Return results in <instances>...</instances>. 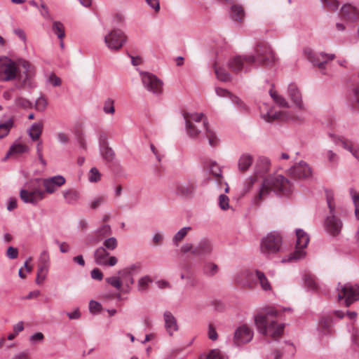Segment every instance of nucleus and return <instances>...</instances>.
Wrapping results in <instances>:
<instances>
[{
    "label": "nucleus",
    "mask_w": 359,
    "mask_h": 359,
    "mask_svg": "<svg viewBox=\"0 0 359 359\" xmlns=\"http://www.w3.org/2000/svg\"><path fill=\"white\" fill-rule=\"evenodd\" d=\"M52 29L60 40H62L65 38V27L62 22L59 21H54L53 22Z\"/></svg>",
    "instance_id": "42"
},
{
    "label": "nucleus",
    "mask_w": 359,
    "mask_h": 359,
    "mask_svg": "<svg viewBox=\"0 0 359 359\" xmlns=\"http://www.w3.org/2000/svg\"><path fill=\"white\" fill-rule=\"evenodd\" d=\"M323 2L330 11H334L339 6V2L337 0H323Z\"/></svg>",
    "instance_id": "64"
},
{
    "label": "nucleus",
    "mask_w": 359,
    "mask_h": 359,
    "mask_svg": "<svg viewBox=\"0 0 359 359\" xmlns=\"http://www.w3.org/2000/svg\"><path fill=\"white\" fill-rule=\"evenodd\" d=\"M126 39V36L121 29H114L104 36V43L110 50H118L122 48Z\"/></svg>",
    "instance_id": "11"
},
{
    "label": "nucleus",
    "mask_w": 359,
    "mask_h": 359,
    "mask_svg": "<svg viewBox=\"0 0 359 359\" xmlns=\"http://www.w3.org/2000/svg\"><path fill=\"white\" fill-rule=\"evenodd\" d=\"M13 126L14 121L13 118H9L5 123H0V139L7 136Z\"/></svg>",
    "instance_id": "37"
},
{
    "label": "nucleus",
    "mask_w": 359,
    "mask_h": 359,
    "mask_svg": "<svg viewBox=\"0 0 359 359\" xmlns=\"http://www.w3.org/2000/svg\"><path fill=\"white\" fill-rule=\"evenodd\" d=\"M49 254L47 250H43L39 256L38 265L49 266Z\"/></svg>",
    "instance_id": "56"
},
{
    "label": "nucleus",
    "mask_w": 359,
    "mask_h": 359,
    "mask_svg": "<svg viewBox=\"0 0 359 359\" xmlns=\"http://www.w3.org/2000/svg\"><path fill=\"white\" fill-rule=\"evenodd\" d=\"M205 359H226V358L219 350L213 349L210 351Z\"/></svg>",
    "instance_id": "59"
},
{
    "label": "nucleus",
    "mask_w": 359,
    "mask_h": 359,
    "mask_svg": "<svg viewBox=\"0 0 359 359\" xmlns=\"http://www.w3.org/2000/svg\"><path fill=\"white\" fill-rule=\"evenodd\" d=\"M288 96L297 107L302 108V93L295 84L289 85Z\"/></svg>",
    "instance_id": "26"
},
{
    "label": "nucleus",
    "mask_w": 359,
    "mask_h": 359,
    "mask_svg": "<svg viewBox=\"0 0 359 359\" xmlns=\"http://www.w3.org/2000/svg\"><path fill=\"white\" fill-rule=\"evenodd\" d=\"M210 173L214 177V180L218 183L219 186L223 184V176L219 166L215 162H210L209 165Z\"/></svg>",
    "instance_id": "33"
},
{
    "label": "nucleus",
    "mask_w": 359,
    "mask_h": 359,
    "mask_svg": "<svg viewBox=\"0 0 359 359\" xmlns=\"http://www.w3.org/2000/svg\"><path fill=\"white\" fill-rule=\"evenodd\" d=\"M184 118L186 123L187 133L190 137H198L202 130H204L210 145L215 147L217 144L218 140L215 133L209 128L207 119L203 114L184 113Z\"/></svg>",
    "instance_id": "3"
},
{
    "label": "nucleus",
    "mask_w": 359,
    "mask_h": 359,
    "mask_svg": "<svg viewBox=\"0 0 359 359\" xmlns=\"http://www.w3.org/2000/svg\"><path fill=\"white\" fill-rule=\"evenodd\" d=\"M253 163V158L251 155L243 154H242L238 161V170L244 172L247 171Z\"/></svg>",
    "instance_id": "28"
},
{
    "label": "nucleus",
    "mask_w": 359,
    "mask_h": 359,
    "mask_svg": "<svg viewBox=\"0 0 359 359\" xmlns=\"http://www.w3.org/2000/svg\"><path fill=\"white\" fill-rule=\"evenodd\" d=\"M305 285L308 289L317 291L318 290V284L315 277L311 275H307L304 279Z\"/></svg>",
    "instance_id": "47"
},
{
    "label": "nucleus",
    "mask_w": 359,
    "mask_h": 359,
    "mask_svg": "<svg viewBox=\"0 0 359 359\" xmlns=\"http://www.w3.org/2000/svg\"><path fill=\"white\" fill-rule=\"evenodd\" d=\"M340 15L344 20L354 22L359 18V12L351 4H345L341 9Z\"/></svg>",
    "instance_id": "22"
},
{
    "label": "nucleus",
    "mask_w": 359,
    "mask_h": 359,
    "mask_svg": "<svg viewBox=\"0 0 359 359\" xmlns=\"http://www.w3.org/2000/svg\"><path fill=\"white\" fill-rule=\"evenodd\" d=\"M255 62V58L254 55H238L229 60L228 67L232 72L238 74L243 70L248 72L249 67Z\"/></svg>",
    "instance_id": "8"
},
{
    "label": "nucleus",
    "mask_w": 359,
    "mask_h": 359,
    "mask_svg": "<svg viewBox=\"0 0 359 359\" xmlns=\"http://www.w3.org/2000/svg\"><path fill=\"white\" fill-rule=\"evenodd\" d=\"M325 225L326 231L333 236L339 235L342 228L341 221L334 215L327 217Z\"/></svg>",
    "instance_id": "21"
},
{
    "label": "nucleus",
    "mask_w": 359,
    "mask_h": 359,
    "mask_svg": "<svg viewBox=\"0 0 359 359\" xmlns=\"http://www.w3.org/2000/svg\"><path fill=\"white\" fill-rule=\"evenodd\" d=\"M332 325L330 316H323L319 321V326L322 329H329Z\"/></svg>",
    "instance_id": "55"
},
{
    "label": "nucleus",
    "mask_w": 359,
    "mask_h": 359,
    "mask_svg": "<svg viewBox=\"0 0 359 359\" xmlns=\"http://www.w3.org/2000/svg\"><path fill=\"white\" fill-rule=\"evenodd\" d=\"M94 257L95 262L99 265L113 266L118 262L117 258L110 256L104 247H100L95 251Z\"/></svg>",
    "instance_id": "18"
},
{
    "label": "nucleus",
    "mask_w": 359,
    "mask_h": 359,
    "mask_svg": "<svg viewBox=\"0 0 359 359\" xmlns=\"http://www.w3.org/2000/svg\"><path fill=\"white\" fill-rule=\"evenodd\" d=\"M255 275L258 279L259 284L264 290L266 291L270 290L271 289L270 283L269 282L267 278L265 276L264 273L259 271H255Z\"/></svg>",
    "instance_id": "38"
},
{
    "label": "nucleus",
    "mask_w": 359,
    "mask_h": 359,
    "mask_svg": "<svg viewBox=\"0 0 359 359\" xmlns=\"http://www.w3.org/2000/svg\"><path fill=\"white\" fill-rule=\"evenodd\" d=\"M334 141L336 144H341L343 148L349 151L359 161V147L358 146L353 145L343 137H334Z\"/></svg>",
    "instance_id": "24"
},
{
    "label": "nucleus",
    "mask_w": 359,
    "mask_h": 359,
    "mask_svg": "<svg viewBox=\"0 0 359 359\" xmlns=\"http://www.w3.org/2000/svg\"><path fill=\"white\" fill-rule=\"evenodd\" d=\"M254 273L248 270L241 271L236 277V283L242 287H250Z\"/></svg>",
    "instance_id": "25"
},
{
    "label": "nucleus",
    "mask_w": 359,
    "mask_h": 359,
    "mask_svg": "<svg viewBox=\"0 0 359 359\" xmlns=\"http://www.w3.org/2000/svg\"><path fill=\"white\" fill-rule=\"evenodd\" d=\"M297 243L295 251L290 255V261H297L305 256L304 249L307 246L309 238L307 233L302 229L296 230Z\"/></svg>",
    "instance_id": "12"
},
{
    "label": "nucleus",
    "mask_w": 359,
    "mask_h": 359,
    "mask_svg": "<svg viewBox=\"0 0 359 359\" xmlns=\"http://www.w3.org/2000/svg\"><path fill=\"white\" fill-rule=\"evenodd\" d=\"M231 100L232 102L235 104L241 110L248 111V107L239 97L233 95V97H231Z\"/></svg>",
    "instance_id": "61"
},
{
    "label": "nucleus",
    "mask_w": 359,
    "mask_h": 359,
    "mask_svg": "<svg viewBox=\"0 0 359 359\" xmlns=\"http://www.w3.org/2000/svg\"><path fill=\"white\" fill-rule=\"evenodd\" d=\"M135 269V266L130 268L124 269L118 272L121 276L122 285H126V287H130L133 284L134 280L132 276V271Z\"/></svg>",
    "instance_id": "27"
},
{
    "label": "nucleus",
    "mask_w": 359,
    "mask_h": 359,
    "mask_svg": "<svg viewBox=\"0 0 359 359\" xmlns=\"http://www.w3.org/2000/svg\"><path fill=\"white\" fill-rule=\"evenodd\" d=\"M106 201V197L104 196H100L95 198L90 203V208L92 209H97L100 205L103 204Z\"/></svg>",
    "instance_id": "62"
},
{
    "label": "nucleus",
    "mask_w": 359,
    "mask_h": 359,
    "mask_svg": "<svg viewBox=\"0 0 359 359\" xmlns=\"http://www.w3.org/2000/svg\"><path fill=\"white\" fill-rule=\"evenodd\" d=\"M231 17L238 22H242L245 18V11L241 5L233 4L231 7Z\"/></svg>",
    "instance_id": "29"
},
{
    "label": "nucleus",
    "mask_w": 359,
    "mask_h": 359,
    "mask_svg": "<svg viewBox=\"0 0 359 359\" xmlns=\"http://www.w3.org/2000/svg\"><path fill=\"white\" fill-rule=\"evenodd\" d=\"M106 282L112 285L116 290H118L121 292H124V290L122 289L121 278L120 275L118 276L107 278H106Z\"/></svg>",
    "instance_id": "46"
},
{
    "label": "nucleus",
    "mask_w": 359,
    "mask_h": 359,
    "mask_svg": "<svg viewBox=\"0 0 359 359\" xmlns=\"http://www.w3.org/2000/svg\"><path fill=\"white\" fill-rule=\"evenodd\" d=\"M103 245L106 250H114L118 246V241L116 238L110 237L104 241Z\"/></svg>",
    "instance_id": "52"
},
{
    "label": "nucleus",
    "mask_w": 359,
    "mask_h": 359,
    "mask_svg": "<svg viewBox=\"0 0 359 359\" xmlns=\"http://www.w3.org/2000/svg\"><path fill=\"white\" fill-rule=\"evenodd\" d=\"M219 271L218 266L212 262H207L203 266V273L208 276H214Z\"/></svg>",
    "instance_id": "41"
},
{
    "label": "nucleus",
    "mask_w": 359,
    "mask_h": 359,
    "mask_svg": "<svg viewBox=\"0 0 359 359\" xmlns=\"http://www.w3.org/2000/svg\"><path fill=\"white\" fill-rule=\"evenodd\" d=\"M88 176L90 182H97L101 180L102 175L96 168H92Z\"/></svg>",
    "instance_id": "51"
},
{
    "label": "nucleus",
    "mask_w": 359,
    "mask_h": 359,
    "mask_svg": "<svg viewBox=\"0 0 359 359\" xmlns=\"http://www.w3.org/2000/svg\"><path fill=\"white\" fill-rule=\"evenodd\" d=\"M89 310L90 312L93 313H99L103 311L102 309V305L99 302L94 300H91L89 302Z\"/></svg>",
    "instance_id": "58"
},
{
    "label": "nucleus",
    "mask_w": 359,
    "mask_h": 359,
    "mask_svg": "<svg viewBox=\"0 0 359 359\" xmlns=\"http://www.w3.org/2000/svg\"><path fill=\"white\" fill-rule=\"evenodd\" d=\"M291 191L292 184L285 177L269 175L263 180L257 194L254 196L253 202L256 205H259L271 191L289 194Z\"/></svg>",
    "instance_id": "2"
},
{
    "label": "nucleus",
    "mask_w": 359,
    "mask_h": 359,
    "mask_svg": "<svg viewBox=\"0 0 359 359\" xmlns=\"http://www.w3.org/2000/svg\"><path fill=\"white\" fill-rule=\"evenodd\" d=\"M65 182V177L61 175L35 180L32 182V185L20 190V197L26 203L36 204L45 198L46 194H53Z\"/></svg>",
    "instance_id": "1"
},
{
    "label": "nucleus",
    "mask_w": 359,
    "mask_h": 359,
    "mask_svg": "<svg viewBox=\"0 0 359 359\" xmlns=\"http://www.w3.org/2000/svg\"><path fill=\"white\" fill-rule=\"evenodd\" d=\"M215 73L217 78L222 81H231V76L229 72H227L223 67H217L215 64L214 65Z\"/></svg>",
    "instance_id": "36"
},
{
    "label": "nucleus",
    "mask_w": 359,
    "mask_h": 359,
    "mask_svg": "<svg viewBox=\"0 0 359 359\" xmlns=\"http://www.w3.org/2000/svg\"><path fill=\"white\" fill-rule=\"evenodd\" d=\"M18 65L8 57L0 58V80L4 81H11L15 79Z\"/></svg>",
    "instance_id": "10"
},
{
    "label": "nucleus",
    "mask_w": 359,
    "mask_h": 359,
    "mask_svg": "<svg viewBox=\"0 0 359 359\" xmlns=\"http://www.w3.org/2000/svg\"><path fill=\"white\" fill-rule=\"evenodd\" d=\"M350 102L351 106L359 110V87L355 86L352 89L351 94L350 95Z\"/></svg>",
    "instance_id": "45"
},
{
    "label": "nucleus",
    "mask_w": 359,
    "mask_h": 359,
    "mask_svg": "<svg viewBox=\"0 0 359 359\" xmlns=\"http://www.w3.org/2000/svg\"><path fill=\"white\" fill-rule=\"evenodd\" d=\"M209 306L213 308V311L217 313H223L226 311L225 305L220 300H212L209 303Z\"/></svg>",
    "instance_id": "50"
},
{
    "label": "nucleus",
    "mask_w": 359,
    "mask_h": 359,
    "mask_svg": "<svg viewBox=\"0 0 359 359\" xmlns=\"http://www.w3.org/2000/svg\"><path fill=\"white\" fill-rule=\"evenodd\" d=\"M212 245L208 240L201 241L192 250V255L196 256H207L211 254Z\"/></svg>",
    "instance_id": "23"
},
{
    "label": "nucleus",
    "mask_w": 359,
    "mask_h": 359,
    "mask_svg": "<svg viewBox=\"0 0 359 359\" xmlns=\"http://www.w3.org/2000/svg\"><path fill=\"white\" fill-rule=\"evenodd\" d=\"M253 331L246 325L239 326L234 332L233 342L240 346L250 342L253 337Z\"/></svg>",
    "instance_id": "17"
},
{
    "label": "nucleus",
    "mask_w": 359,
    "mask_h": 359,
    "mask_svg": "<svg viewBox=\"0 0 359 359\" xmlns=\"http://www.w3.org/2000/svg\"><path fill=\"white\" fill-rule=\"evenodd\" d=\"M270 95L271 97H272V99L273 100V101L278 104L279 105L280 107H289V104L288 102L285 100V99L278 95L276 91L271 89L270 90Z\"/></svg>",
    "instance_id": "44"
},
{
    "label": "nucleus",
    "mask_w": 359,
    "mask_h": 359,
    "mask_svg": "<svg viewBox=\"0 0 359 359\" xmlns=\"http://www.w3.org/2000/svg\"><path fill=\"white\" fill-rule=\"evenodd\" d=\"M165 316V327L169 335L172 336L173 333L178 330V324L177 319L174 316Z\"/></svg>",
    "instance_id": "31"
},
{
    "label": "nucleus",
    "mask_w": 359,
    "mask_h": 359,
    "mask_svg": "<svg viewBox=\"0 0 359 359\" xmlns=\"http://www.w3.org/2000/svg\"><path fill=\"white\" fill-rule=\"evenodd\" d=\"M47 104L48 102L46 99L44 97L41 96L36 100L34 108L37 111H43L46 109Z\"/></svg>",
    "instance_id": "53"
},
{
    "label": "nucleus",
    "mask_w": 359,
    "mask_h": 359,
    "mask_svg": "<svg viewBox=\"0 0 359 359\" xmlns=\"http://www.w3.org/2000/svg\"><path fill=\"white\" fill-rule=\"evenodd\" d=\"M191 230L189 226L184 227L181 229L172 238V241L176 246H178L179 243L184 238L187 233Z\"/></svg>",
    "instance_id": "43"
},
{
    "label": "nucleus",
    "mask_w": 359,
    "mask_h": 359,
    "mask_svg": "<svg viewBox=\"0 0 359 359\" xmlns=\"http://www.w3.org/2000/svg\"><path fill=\"white\" fill-rule=\"evenodd\" d=\"M262 118L268 123H273L276 121H285L294 119V116L285 111L278 112L274 111L273 109L268 110L266 112L261 111Z\"/></svg>",
    "instance_id": "19"
},
{
    "label": "nucleus",
    "mask_w": 359,
    "mask_h": 359,
    "mask_svg": "<svg viewBox=\"0 0 359 359\" xmlns=\"http://www.w3.org/2000/svg\"><path fill=\"white\" fill-rule=\"evenodd\" d=\"M151 282V279L149 276H144L140 279L138 282L139 290H145L147 289L149 284Z\"/></svg>",
    "instance_id": "57"
},
{
    "label": "nucleus",
    "mask_w": 359,
    "mask_h": 359,
    "mask_svg": "<svg viewBox=\"0 0 359 359\" xmlns=\"http://www.w3.org/2000/svg\"><path fill=\"white\" fill-rule=\"evenodd\" d=\"M292 311L293 310L290 307L269 306L264 308L263 311L260 314H281L283 313H289Z\"/></svg>",
    "instance_id": "32"
},
{
    "label": "nucleus",
    "mask_w": 359,
    "mask_h": 359,
    "mask_svg": "<svg viewBox=\"0 0 359 359\" xmlns=\"http://www.w3.org/2000/svg\"><path fill=\"white\" fill-rule=\"evenodd\" d=\"M282 237L278 233H271L264 237L261 242V251L266 255L275 254L279 252L282 245Z\"/></svg>",
    "instance_id": "7"
},
{
    "label": "nucleus",
    "mask_w": 359,
    "mask_h": 359,
    "mask_svg": "<svg viewBox=\"0 0 359 359\" xmlns=\"http://www.w3.org/2000/svg\"><path fill=\"white\" fill-rule=\"evenodd\" d=\"M142 81L144 88L154 94L163 91V82L155 75L149 72L142 73Z\"/></svg>",
    "instance_id": "14"
},
{
    "label": "nucleus",
    "mask_w": 359,
    "mask_h": 359,
    "mask_svg": "<svg viewBox=\"0 0 359 359\" xmlns=\"http://www.w3.org/2000/svg\"><path fill=\"white\" fill-rule=\"evenodd\" d=\"M208 334L210 339L212 341H215L216 339H217L218 335L216 332V328L214 323L209 324Z\"/></svg>",
    "instance_id": "63"
},
{
    "label": "nucleus",
    "mask_w": 359,
    "mask_h": 359,
    "mask_svg": "<svg viewBox=\"0 0 359 359\" xmlns=\"http://www.w3.org/2000/svg\"><path fill=\"white\" fill-rule=\"evenodd\" d=\"M100 152L102 157L107 161H111L114 158V153L107 144L101 147Z\"/></svg>",
    "instance_id": "48"
},
{
    "label": "nucleus",
    "mask_w": 359,
    "mask_h": 359,
    "mask_svg": "<svg viewBox=\"0 0 359 359\" xmlns=\"http://www.w3.org/2000/svg\"><path fill=\"white\" fill-rule=\"evenodd\" d=\"M15 104L17 107L28 109L34 107L33 104L27 98L22 96H17L15 99Z\"/></svg>",
    "instance_id": "39"
},
{
    "label": "nucleus",
    "mask_w": 359,
    "mask_h": 359,
    "mask_svg": "<svg viewBox=\"0 0 359 359\" xmlns=\"http://www.w3.org/2000/svg\"><path fill=\"white\" fill-rule=\"evenodd\" d=\"M29 150L27 145L22 143H14L9 149L6 158L13 155H20Z\"/></svg>",
    "instance_id": "34"
},
{
    "label": "nucleus",
    "mask_w": 359,
    "mask_h": 359,
    "mask_svg": "<svg viewBox=\"0 0 359 359\" xmlns=\"http://www.w3.org/2000/svg\"><path fill=\"white\" fill-rule=\"evenodd\" d=\"M350 194L355 205V215L357 219H359V192L357 193L353 189L350 190Z\"/></svg>",
    "instance_id": "49"
},
{
    "label": "nucleus",
    "mask_w": 359,
    "mask_h": 359,
    "mask_svg": "<svg viewBox=\"0 0 359 359\" xmlns=\"http://www.w3.org/2000/svg\"><path fill=\"white\" fill-rule=\"evenodd\" d=\"M256 56H254L255 61L259 65L269 67L273 65L276 61V57L273 50L271 46L266 42H259L255 47Z\"/></svg>",
    "instance_id": "6"
},
{
    "label": "nucleus",
    "mask_w": 359,
    "mask_h": 359,
    "mask_svg": "<svg viewBox=\"0 0 359 359\" xmlns=\"http://www.w3.org/2000/svg\"><path fill=\"white\" fill-rule=\"evenodd\" d=\"M311 168L304 161H301L298 164L294 165L289 170V174L292 177L299 179L309 177L311 175Z\"/></svg>",
    "instance_id": "20"
},
{
    "label": "nucleus",
    "mask_w": 359,
    "mask_h": 359,
    "mask_svg": "<svg viewBox=\"0 0 359 359\" xmlns=\"http://www.w3.org/2000/svg\"><path fill=\"white\" fill-rule=\"evenodd\" d=\"M103 110L106 114H114L115 109L114 107V100L111 98H108L104 104Z\"/></svg>",
    "instance_id": "54"
},
{
    "label": "nucleus",
    "mask_w": 359,
    "mask_h": 359,
    "mask_svg": "<svg viewBox=\"0 0 359 359\" xmlns=\"http://www.w3.org/2000/svg\"><path fill=\"white\" fill-rule=\"evenodd\" d=\"M34 75V67L27 61H21L18 63L16 77L18 88H25L32 86V79Z\"/></svg>",
    "instance_id": "5"
},
{
    "label": "nucleus",
    "mask_w": 359,
    "mask_h": 359,
    "mask_svg": "<svg viewBox=\"0 0 359 359\" xmlns=\"http://www.w3.org/2000/svg\"><path fill=\"white\" fill-rule=\"evenodd\" d=\"M339 301L346 306L359 299V287H353L350 284H346L339 288Z\"/></svg>",
    "instance_id": "9"
},
{
    "label": "nucleus",
    "mask_w": 359,
    "mask_h": 359,
    "mask_svg": "<svg viewBox=\"0 0 359 359\" xmlns=\"http://www.w3.org/2000/svg\"><path fill=\"white\" fill-rule=\"evenodd\" d=\"M304 54L306 58L313 65L318 66L320 69H323L325 67V64L327 60H332L334 58V55L332 54L327 55L323 53L317 54L310 48H306L304 50Z\"/></svg>",
    "instance_id": "16"
},
{
    "label": "nucleus",
    "mask_w": 359,
    "mask_h": 359,
    "mask_svg": "<svg viewBox=\"0 0 359 359\" xmlns=\"http://www.w3.org/2000/svg\"><path fill=\"white\" fill-rule=\"evenodd\" d=\"M274 316H255L254 320L258 332L276 341L283 333L285 324L278 323Z\"/></svg>",
    "instance_id": "4"
},
{
    "label": "nucleus",
    "mask_w": 359,
    "mask_h": 359,
    "mask_svg": "<svg viewBox=\"0 0 359 359\" xmlns=\"http://www.w3.org/2000/svg\"><path fill=\"white\" fill-rule=\"evenodd\" d=\"M65 202L68 204H75L80 198V194L74 189L65 190L62 192Z\"/></svg>",
    "instance_id": "30"
},
{
    "label": "nucleus",
    "mask_w": 359,
    "mask_h": 359,
    "mask_svg": "<svg viewBox=\"0 0 359 359\" xmlns=\"http://www.w3.org/2000/svg\"><path fill=\"white\" fill-rule=\"evenodd\" d=\"M43 123L41 121L34 123L29 130V135L33 141L39 140L43 131Z\"/></svg>",
    "instance_id": "35"
},
{
    "label": "nucleus",
    "mask_w": 359,
    "mask_h": 359,
    "mask_svg": "<svg viewBox=\"0 0 359 359\" xmlns=\"http://www.w3.org/2000/svg\"><path fill=\"white\" fill-rule=\"evenodd\" d=\"M111 234V226L107 224H102V225L97 230L96 236L98 241H101L106 236Z\"/></svg>",
    "instance_id": "40"
},
{
    "label": "nucleus",
    "mask_w": 359,
    "mask_h": 359,
    "mask_svg": "<svg viewBox=\"0 0 359 359\" xmlns=\"http://www.w3.org/2000/svg\"><path fill=\"white\" fill-rule=\"evenodd\" d=\"M196 188V181L195 179H191L188 182H178L175 186V193L186 198H191L194 196Z\"/></svg>",
    "instance_id": "15"
},
{
    "label": "nucleus",
    "mask_w": 359,
    "mask_h": 359,
    "mask_svg": "<svg viewBox=\"0 0 359 359\" xmlns=\"http://www.w3.org/2000/svg\"><path fill=\"white\" fill-rule=\"evenodd\" d=\"M229 199L228 196L221 194L219 197V205L221 209L226 210L229 208Z\"/></svg>",
    "instance_id": "60"
},
{
    "label": "nucleus",
    "mask_w": 359,
    "mask_h": 359,
    "mask_svg": "<svg viewBox=\"0 0 359 359\" xmlns=\"http://www.w3.org/2000/svg\"><path fill=\"white\" fill-rule=\"evenodd\" d=\"M270 168V161L266 157H260L257 160L255 165V171L254 175L250 177L246 182L245 184V190L246 191H250L251 187L255 181H257V177H262L265 174H266L269 171Z\"/></svg>",
    "instance_id": "13"
}]
</instances>
